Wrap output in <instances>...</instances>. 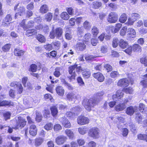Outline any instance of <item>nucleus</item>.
I'll return each mask as SVG.
<instances>
[{"mask_svg": "<svg viewBox=\"0 0 147 147\" xmlns=\"http://www.w3.org/2000/svg\"><path fill=\"white\" fill-rule=\"evenodd\" d=\"M76 71V73L81 71L83 76L85 78H88L90 76L91 72L89 69L85 68H82L81 66L75 65L69 67V72L71 75V76H69L71 80L75 79V77L77 76Z\"/></svg>", "mask_w": 147, "mask_h": 147, "instance_id": "obj_1", "label": "nucleus"}, {"mask_svg": "<svg viewBox=\"0 0 147 147\" xmlns=\"http://www.w3.org/2000/svg\"><path fill=\"white\" fill-rule=\"evenodd\" d=\"M104 94L103 92H101L96 94V96L94 99L92 98H90L89 99L85 98L83 100L82 104L86 109L88 111H90L92 107L96 105L97 100H99L101 97Z\"/></svg>", "mask_w": 147, "mask_h": 147, "instance_id": "obj_2", "label": "nucleus"}, {"mask_svg": "<svg viewBox=\"0 0 147 147\" xmlns=\"http://www.w3.org/2000/svg\"><path fill=\"white\" fill-rule=\"evenodd\" d=\"M140 17V15L137 13H133L129 15L128 22L125 23L127 25H132Z\"/></svg>", "mask_w": 147, "mask_h": 147, "instance_id": "obj_3", "label": "nucleus"}, {"mask_svg": "<svg viewBox=\"0 0 147 147\" xmlns=\"http://www.w3.org/2000/svg\"><path fill=\"white\" fill-rule=\"evenodd\" d=\"M99 130L98 128L93 127L89 130L88 135L89 137L94 139H97L99 136Z\"/></svg>", "mask_w": 147, "mask_h": 147, "instance_id": "obj_4", "label": "nucleus"}, {"mask_svg": "<svg viewBox=\"0 0 147 147\" xmlns=\"http://www.w3.org/2000/svg\"><path fill=\"white\" fill-rule=\"evenodd\" d=\"M62 33L63 30L61 28H57L54 31L50 32L49 36L52 39L54 38L55 36L59 38L61 37Z\"/></svg>", "mask_w": 147, "mask_h": 147, "instance_id": "obj_5", "label": "nucleus"}, {"mask_svg": "<svg viewBox=\"0 0 147 147\" xmlns=\"http://www.w3.org/2000/svg\"><path fill=\"white\" fill-rule=\"evenodd\" d=\"M26 124V121L24 119L20 117H18L16 126L13 127L15 129H21L24 127Z\"/></svg>", "mask_w": 147, "mask_h": 147, "instance_id": "obj_6", "label": "nucleus"}, {"mask_svg": "<svg viewBox=\"0 0 147 147\" xmlns=\"http://www.w3.org/2000/svg\"><path fill=\"white\" fill-rule=\"evenodd\" d=\"M118 20V15L115 12H111L108 15V21L111 23H115Z\"/></svg>", "mask_w": 147, "mask_h": 147, "instance_id": "obj_7", "label": "nucleus"}, {"mask_svg": "<svg viewBox=\"0 0 147 147\" xmlns=\"http://www.w3.org/2000/svg\"><path fill=\"white\" fill-rule=\"evenodd\" d=\"M127 39L134 38L135 37L136 32L135 30L131 28H127Z\"/></svg>", "mask_w": 147, "mask_h": 147, "instance_id": "obj_8", "label": "nucleus"}, {"mask_svg": "<svg viewBox=\"0 0 147 147\" xmlns=\"http://www.w3.org/2000/svg\"><path fill=\"white\" fill-rule=\"evenodd\" d=\"M89 121L88 118L82 115L79 116L77 119L78 123L81 125L88 123Z\"/></svg>", "mask_w": 147, "mask_h": 147, "instance_id": "obj_9", "label": "nucleus"}, {"mask_svg": "<svg viewBox=\"0 0 147 147\" xmlns=\"http://www.w3.org/2000/svg\"><path fill=\"white\" fill-rule=\"evenodd\" d=\"M10 86L14 88H17L18 93L21 94L23 91V88L22 84L17 82H13L10 84Z\"/></svg>", "mask_w": 147, "mask_h": 147, "instance_id": "obj_10", "label": "nucleus"}, {"mask_svg": "<svg viewBox=\"0 0 147 147\" xmlns=\"http://www.w3.org/2000/svg\"><path fill=\"white\" fill-rule=\"evenodd\" d=\"M63 125L66 128H70L71 125L69 121L65 117H61L60 119Z\"/></svg>", "mask_w": 147, "mask_h": 147, "instance_id": "obj_11", "label": "nucleus"}, {"mask_svg": "<svg viewBox=\"0 0 147 147\" xmlns=\"http://www.w3.org/2000/svg\"><path fill=\"white\" fill-rule=\"evenodd\" d=\"M129 81L126 78L120 79L118 82L117 85L118 86L126 87L129 85Z\"/></svg>", "mask_w": 147, "mask_h": 147, "instance_id": "obj_12", "label": "nucleus"}, {"mask_svg": "<svg viewBox=\"0 0 147 147\" xmlns=\"http://www.w3.org/2000/svg\"><path fill=\"white\" fill-rule=\"evenodd\" d=\"M138 108L136 106H130L128 107L126 110V113L130 116L133 115L134 112L137 111Z\"/></svg>", "mask_w": 147, "mask_h": 147, "instance_id": "obj_13", "label": "nucleus"}, {"mask_svg": "<svg viewBox=\"0 0 147 147\" xmlns=\"http://www.w3.org/2000/svg\"><path fill=\"white\" fill-rule=\"evenodd\" d=\"M123 91L121 90H119L117 91L115 94H114L112 96L113 100H114L115 98H117L119 100L123 97L124 93Z\"/></svg>", "mask_w": 147, "mask_h": 147, "instance_id": "obj_14", "label": "nucleus"}, {"mask_svg": "<svg viewBox=\"0 0 147 147\" xmlns=\"http://www.w3.org/2000/svg\"><path fill=\"white\" fill-rule=\"evenodd\" d=\"M144 80L141 81L140 83L143 86L142 90H144L143 93H142V94H143L146 92V90L144 88L147 87V74L144 75L143 76Z\"/></svg>", "mask_w": 147, "mask_h": 147, "instance_id": "obj_15", "label": "nucleus"}, {"mask_svg": "<svg viewBox=\"0 0 147 147\" xmlns=\"http://www.w3.org/2000/svg\"><path fill=\"white\" fill-rule=\"evenodd\" d=\"M93 76L100 82H103L105 79L104 76L100 72L94 73L93 74Z\"/></svg>", "mask_w": 147, "mask_h": 147, "instance_id": "obj_16", "label": "nucleus"}, {"mask_svg": "<svg viewBox=\"0 0 147 147\" xmlns=\"http://www.w3.org/2000/svg\"><path fill=\"white\" fill-rule=\"evenodd\" d=\"M67 98L69 101L74 102L77 99V96L74 93L69 92L67 95Z\"/></svg>", "mask_w": 147, "mask_h": 147, "instance_id": "obj_17", "label": "nucleus"}, {"mask_svg": "<svg viewBox=\"0 0 147 147\" xmlns=\"http://www.w3.org/2000/svg\"><path fill=\"white\" fill-rule=\"evenodd\" d=\"M29 133L30 135L35 136L37 133V129L36 125L32 124L30 125V127Z\"/></svg>", "mask_w": 147, "mask_h": 147, "instance_id": "obj_18", "label": "nucleus"}, {"mask_svg": "<svg viewBox=\"0 0 147 147\" xmlns=\"http://www.w3.org/2000/svg\"><path fill=\"white\" fill-rule=\"evenodd\" d=\"M66 140V137L63 136H58L56 139L55 141L57 144L61 145L63 144Z\"/></svg>", "mask_w": 147, "mask_h": 147, "instance_id": "obj_19", "label": "nucleus"}, {"mask_svg": "<svg viewBox=\"0 0 147 147\" xmlns=\"http://www.w3.org/2000/svg\"><path fill=\"white\" fill-rule=\"evenodd\" d=\"M122 26V24L121 23H117L116 24L115 27L111 26L109 27L110 30H111L112 32L113 33H115L118 32Z\"/></svg>", "mask_w": 147, "mask_h": 147, "instance_id": "obj_20", "label": "nucleus"}, {"mask_svg": "<svg viewBox=\"0 0 147 147\" xmlns=\"http://www.w3.org/2000/svg\"><path fill=\"white\" fill-rule=\"evenodd\" d=\"M76 47L77 50L82 51L86 49V46L83 42H79L77 43Z\"/></svg>", "mask_w": 147, "mask_h": 147, "instance_id": "obj_21", "label": "nucleus"}, {"mask_svg": "<svg viewBox=\"0 0 147 147\" xmlns=\"http://www.w3.org/2000/svg\"><path fill=\"white\" fill-rule=\"evenodd\" d=\"M33 100L31 98H28L24 100V104L28 107H32V101Z\"/></svg>", "mask_w": 147, "mask_h": 147, "instance_id": "obj_22", "label": "nucleus"}, {"mask_svg": "<svg viewBox=\"0 0 147 147\" xmlns=\"http://www.w3.org/2000/svg\"><path fill=\"white\" fill-rule=\"evenodd\" d=\"M56 90L57 93L61 96H63L64 94L65 90L63 87L61 86H58L56 87Z\"/></svg>", "mask_w": 147, "mask_h": 147, "instance_id": "obj_23", "label": "nucleus"}, {"mask_svg": "<svg viewBox=\"0 0 147 147\" xmlns=\"http://www.w3.org/2000/svg\"><path fill=\"white\" fill-rule=\"evenodd\" d=\"M126 108L125 104L122 103L116 105L115 108V110L117 111H121L123 110Z\"/></svg>", "mask_w": 147, "mask_h": 147, "instance_id": "obj_24", "label": "nucleus"}, {"mask_svg": "<svg viewBox=\"0 0 147 147\" xmlns=\"http://www.w3.org/2000/svg\"><path fill=\"white\" fill-rule=\"evenodd\" d=\"M14 103L10 100H4L0 102V107L6 106H13Z\"/></svg>", "mask_w": 147, "mask_h": 147, "instance_id": "obj_25", "label": "nucleus"}, {"mask_svg": "<svg viewBox=\"0 0 147 147\" xmlns=\"http://www.w3.org/2000/svg\"><path fill=\"white\" fill-rule=\"evenodd\" d=\"M127 42L123 39H121L119 42V47L122 49H125L128 46Z\"/></svg>", "mask_w": 147, "mask_h": 147, "instance_id": "obj_26", "label": "nucleus"}, {"mask_svg": "<svg viewBox=\"0 0 147 147\" xmlns=\"http://www.w3.org/2000/svg\"><path fill=\"white\" fill-rule=\"evenodd\" d=\"M11 20L12 17L11 15L9 14H7L3 20L2 25L4 26H6L7 24L6 23L11 21Z\"/></svg>", "mask_w": 147, "mask_h": 147, "instance_id": "obj_27", "label": "nucleus"}, {"mask_svg": "<svg viewBox=\"0 0 147 147\" xmlns=\"http://www.w3.org/2000/svg\"><path fill=\"white\" fill-rule=\"evenodd\" d=\"M88 131L87 127L85 126H82L78 128V131L79 133L82 135L86 134Z\"/></svg>", "mask_w": 147, "mask_h": 147, "instance_id": "obj_28", "label": "nucleus"}, {"mask_svg": "<svg viewBox=\"0 0 147 147\" xmlns=\"http://www.w3.org/2000/svg\"><path fill=\"white\" fill-rule=\"evenodd\" d=\"M66 134L70 139H73L74 136V134L73 131L69 129H67L65 131Z\"/></svg>", "mask_w": 147, "mask_h": 147, "instance_id": "obj_29", "label": "nucleus"}, {"mask_svg": "<svg viewBox=\"0 0 147 147\" xmlns=\"http://www.w3.org/2000/svg\"><path fill=\"white\" fill-rule=\"evenodd\" d=\"M24 51L22 50H20L18 49H15L14 50V53L15 56H20L24 54Z\"/></svg>", "mask_w": 147, "mask_h": 147, "instance_id": "obj_30", "label": "nucleus"}, {"mask_svg": "<svg viewBox=\"0 0 147 147\" xmlns=\"http://www.w3.org/2000/svg\"><path fill=\"white\" fill-rule=\"evenodd\" d=\"M37 32L36 30L34 29H32L27 30L26 33V34L27 36L29 37L34 35Z\"/></svg>", "mask_w": 147, "mask_h": 147, "instance_id": "obj_31", "label": "nucleus"}, {"mask_svg": "<svg viewBox=\"0 0 147 147\" xmlns=\"http://www.w3.org/2000/svg\"><path fill=\"white\" fill-rule=\"evenodd\" d=\"M127 19V16L125 13H122L120 16L119 18V21L122 23H124L126 21Z\"/></svg>", "mask_w": 147, "mask_h": 147, "instance_id": "obj_32", "label": "nucleus"}, {"mask_svg": "<svg viewBox=\"0 0 147 147\" xmlns=\"http://www.w3.org/2000/svg\"><path fill=\"white\" fill-rule=\"evenodd\" d=\"M44 139L43 138L39 137L36 138L35 139V144L36 146H38L40 145L43 142Z\"/></svg>", "mask_w": 147, "mask_h": 147, "instance_id": "obj_33", "label": "nucleus"}, {"mask_svg": "<svg viewBox=\"0 0 147 147\" xmlns=\"http://www.w3.org/2000/svg\"><path fill=\"white\" fill-rule=\"evenodd\" d=\"M61 18L63 20H68L69 18V16L67 12H63L61 14Z\"/></svg>", "mask_w": 147, "mask_h": 147, "instance_id": "obj_34", "label": "nucleus"}, {"mask_svg": "<svg viewBox=\"0 0 147 147\" xmlns=\"http://www.w3.org/2000/svg\"><path fill=\"white\" fill-rule=\"evenodd\" d=\"M61 69L59 67H57L55 69L53 73V75L55 77L58 78L61 75L60 72Z\"/></svg>", "mask_w": 147, "mask_h": 147, "instance_id": "obj_35", "label": "nucleus"}, {"mask_svg": "<svg viewBox=\"0 0 147 147\" xmlns=\"http://www.w3.org/2000/svg\"><path fill=\"white\" fill-rule=\"evenodd\" d=\"M48 10V7L47 5H43L40 8V11L42 13H46Z\"/></svg>", "mask_w": 147, "mask_h": 147, "instance_id": "obj_36", "label": "nucleus"}, {"mask_svg": "<svg viewBox=\"0 0 147 147\" xmlns=\"http://www.w3.org/2000/svg\"><path fill=\"white\" fill-rule=\"evenodd\" d=\"M102 5V3L100 2L94 1L92 3V7L94 9H98Z\"/></svg>", "mask_w": 147, "mask_h": 147, "instance_id": "obj_37", "label": "nucleus"}, {"mask_svg": "<svg viewBox=\"0 0 147 147\" xmlns=\"http://www.w3.org/2000/svg\"><path fill=\"white\" fill-rule=\"evenodd\" d=\"M134 51L135 52H140L141 51V47L138 44H135L133 46Z\"/></svg>", "mask_w": 147, "mask_h": 147, "instance_id": "obj_38", "label": "nucleus"}, {"mask_svg": "<svg viewBox=\"0 0 147 147\" xmlns=\"http://www.w3.org/2000/svg\"><path fill=\"white\" fill-rule=\"evenodd\" d=\"M37 39L38 41L41 42H45V38L40 34H38L37 36Z\"/></svg>", "mask_w": 147, "mask_h": 147, "instance_id": "obj_39", "label": "nucleus"}, {"mask_svg": "<svg viewBox=\"0 0 147 147\" xmlns=\"http://www.w3.org/2000/svg\"><path fill=\"white\" fill-rule=\"evenodd\" d=\"M123 91L126 93L129 94H132L133 92V90L132 88L130 87L123 88Z\"/></svg>", "mask_w": 147, "mask_h": 147, "instance_id": "obj_40", "label": "nucleus"}, {"mask_svg": "<svg viewBox=\"0 0 147 147\" xmlns=\"http://www.w3.org/2000/svg\"><path fill=\"white\" fill-rule=\"evenodd\" d=\"M52 115L53 116L57 115L58 113L57 108L56 106H53L51 108Z\"/></svg>", "mask_w": 147, "mask_h": 147, "instance_id": "obj_41", "label": "nucleus"}, {"mask_svg": "<svg viewBox=\"0 0 147 147\" xmlns=\"http://www.w3.org/2000/svg\"><path fill=\"white\" fill-rule=\"evenodd\" d=\"M82 110V109L79 106L76 107L72 109V111L74 113H76V115H77Z\"/></svg>", "mask_w": 147, "mask_h": 147, "instance_id": "obj_42", "label": "nucleus"}, {"mask_svg": "<svg viewBox=\"0 0 147 147\" xmlns=\"http://www.w3.org/2000/svg\"><path fill=\"white\" fill-rule=\"evenodd\" d=\"M11 46V44H7L5 45L2 47V50L4 52H6L9 51V50Z\"/></svg>", "mask_w": 147, "mask_h": 147, "instance_id": "obj_43", "label": "nucleus"}, {"mask_svg": "<svg viewBox=\"0 0 147 147\" xmlns=\"http://www.w3.org/2000/svg\"><path fill=\"white\" fill-rule=\"evenodd\" d=\"M76 113H74L73 111H67L66 113V116L67 117H70L71 118H74V117H75L76 115Z\"/></svg>", "mask_w": 147, "mask_h": 147, "instance_id": "obj_44", "label": "nucleus"}, {"mask_svg": "<svg viewBox=\"0 0 147 147\" xmlns=\"http://www.w3.org/2000/svg\"><path fill=\"white\" fill-rule=\"evenodd\" d=\"M92 33L94 36H96L99 33V30L95 26H94L92 29Z\"/></svg>", "mask_w": 147, "mask_h": 147, "instance_id": "obj_45", "label": "nucleus"}, {"mask_svg": "<svg viewBox=\"0 0 147 147\" xmlns=\"http://www.w3.org/2000/svg\"><path fill=\"white\" fill-rule=\"evenodd\" d=\"M37 66L34 64L31 65L29 69V71L32 72H35L36 71L37 69Z\"/></svg>", "mask_w": 147, "mask_h": 147, "instance_id": "obj_46", "label": "nucleus"}, {"mask_svg": "<svg viewBox=\"0 0 147 147\" xmlns=\"http://www.w3.org/2000/svg\"><path fill=\"white\" fill-rule=\"evenodd\" d=\"M141 63L144 65L145 66H147V57L144 56L140 59Z\"/></svg>", "mask_w": 147, "mask_h": 147, "instance_id": "obj_47", "label": "nucleus"}, {"mask_svg": "<svg viewBox=\"0 0 147 147\" xmlns=\"http://www.w3.org/2000/svg\"><path fill=\"white\" fill-rule=\"evenodd\" d=\"M83 27L85 29L89 30L90 29L91 25L89 22L87 21H86L84 23Z\"/></svg>", "mask_w": 147, "mask_h": 147, "instance_id": "obj_48", "label": "nucleus"}, {"mask_svg": "<svg viewBox=\"0 0 147 147\" xmlns=\"http://www.w3.org/2000/svg\"><path fill=\"white\" fill-rule=\"evenodd\" d=\"M127 32V27L126 26L123 27L120 31V34L123 36H125Z\"/></svg>", "mask_w": 147, "mask_h": 147, "instance_id": "obj_49", "label": "nucleus"}, {"mask_svg": "<svg viewBox=\"0 0 147 147\" xmlns=\"http://www.w3.org/2000/svg\"><path fill=\"white\" fill-rule=\"evenodd\" d=\"M53 127V125L51 123H48L44 126V128L47 130H51Z\"/></svg>", "mask_w": 147, "mask_h": 147, "instance_id": "obj_50", "label": "nucleus"}, {"mask_svg": "<svg viewBox=\"0 0 147 147\" xmlns=\"http://www.w3.org/2000/svg\"><path fill=\"white\" fill-rule=\"evenodd\" d=\"M136 119L139 123H141L142 117L140 114L139 113L136 114Z\"/></svg>", "mask_w": 147, "mask_h": 147, "instance_id": "obj_51", "label": "nucleus"}, {"mask_svg": "<svg viewBox=\"0 0 147 147\" xmlns=\"http://www.w3.org/2000/svg\"><path fill=\"white\" fill-rule=\"evenodd\" d=\"M119 40L117 38H114L112 42V46L114 48L116 47L118 45Z\"/></svg>", "mask_w": 147, "mask_h": 147, "instance_id": "obj_52", "label": "nucleus"}, {"mask_svg": "<svg viewBox=\"0 0 147 147\" xmlns=\"http://www.w3.org/2000/svg\"><path fill=\"white\" fill-rule=\"evenodd\" d=\"M52 18V14L51 13H49L45 16V19L47 21H50Z\"/></svg>", "mask_w": 147, "mask_h": 147, "instance_id": "obj_53", "label": "nucleus"}, {"mask_svg": "<svg viewBox=\"0 0 147 147\" xmlns=\"http://www.w3.org/2000/svg\"><path fill=\"white\" fill-rule=\"evenodd\" d=\"M78 35L80 37L82 36V34L84 31V30L82 28L78 27L77 28Z\"/></svg>", "mask_w": 147, "mask_h": 147, "instance_id": "obj_54", "label": "nucleus"}, {"mask_svg": "<svg viewBox=\"0 0 147 147\" xmlns=\"http://www.w3.org/2000/svg\"><path fill=\"white\" fill-rule=\"evenodd\" d=\"M91 42L93 46H95L98 42V39L96 38H93L91 39Z\"/></svg>", "mask_w": 147, "mask_h": 147, "instance_id": "obj_55", "label": "nucleus"}, {"mask_svg": "<svg viewBox=\"0 0 147 147\" xmlns=\"http://www.w3.org/2000/svg\"><path fill=\"white\" fill-rule=\"evenodd\" d=\"M42 115L41 113H36V120L37 122H40L42 120Z\"/></svg>", "mask_w": 147, "mask_h": 147, "instance_id": "obj_56", "label": "nucleus"}, {"mask_svg": "<svg viewBox=\"0 0 147 147\" xmlns=\"http://www.w3.org/2000/svg\"><path fill=\"white\" fill-rule=\"evenodd\" d=\"M61 81L63 82L65 85L68 88L69 90H72V87L70 84L67 82L64 79H62Z\"/></svg>", "mask_w": 147, "mask_h": 147, "instance_id": "obj_57", "label": "nucleus"}, {"mask_svg": "<svg viewBox=\"0 0 147 147\" xmlns=\"http://www.w3.org/2000/svg\"><path fill=\"white\" fill-rule=\"evenodd\" d=\"M11 114L9 112H6L3 114V116L5 120L6 121L8 119H10Z\"/></svg>", "mask_w": 147, "mask_h": 147, "instance_id": "obj_58", "label": "nucleus"}, {"mask_svg": "<svg viewBox=\"0 0 147 147\" xmlns=\"http://www.w3.org/2000/svg\"><path fill=\"white\" fill-rule=\"evenodd\" d=\"M77 80L78 83L80 86H83L84 85V83L83 82L82 79V78L80 77H79L77 79Z\"/></svg>", "mask_w": 147, "mask_h": 147, "instance_id": "obj_59", "label": "nucleus"}, {"mask_svg": "<svg viewBox=\"0 0 147 147\" xmlns=\"http://www.w3.org/2000/svg\"><path fill=\"white\" fill-rule=\"evenodd\" d=\"M34 22L33 21L30 20L28 23L27 25V29L29 28L32 27L34 26Z\"/></svg>", "mask_w": 147, "mask_h": 147, "instance_id": "obj_60", "label": "nucleus"}, {"mask_svg": "<svg viewBox=\"0 0 147 147\" xmlns=\"http://www.w3.org/2000/svg\"><path fill=\"white\" fill-rule=\"evenodd\" d=\"M25 20H23L22 22L20 24V26L22 27L23 29L25 30L27 29V25L25 24Z\"/></svg>", "mask_w": 147, "mask_h": 147, "instance_id": "obj_61", "label": "nucleus"}, {"mask_svg": "<svg viewBox=\"0 0 147 147\" xmlns=\"http://www.w3.org/2000/svg\"><path fill=\"white\" fill-rule=\"evenodd\" d=\"M67 11L69 15H72L74 14V11L73 8L69 7L67 9Z\"/></svg>", "mask_w": 147, "mask_h": 147, "instance_id": "obj_62", "label": "nucleus"}, {"mask_svg": "<svg viewBox=\"0 0 147 147\" xmlns=\"http://www.w3.org/2000/svg\"><path fill=\"white\" fill-rule=\"evenodd\" d=\"M119 75L118 73L116 71H113L110 74V76L113 78H115L118 76Z\"/></svg>", "mask_w": 147, "mask_h": 147, "instance_id": "obj_63", "label": "nucleus"}, {"mask_svg": "<svg viewBox=\"0 0 147 147\" xmlns=\"http://www.w3.org/2000/svg\"><path fill=\"white\" fill-rule=\"evenodd\" d=\"M107 49L105 46H102L100 47V51L101 53H105L107 52Z\"/></svg>", "mask_w": 147, "mask_h": 147, "instance_id": "obj_64", "label": "nucleus"}]
</instances>
